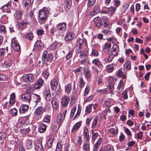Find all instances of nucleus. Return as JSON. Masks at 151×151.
Here are the masks:
<instances>
[{
    "label": "nucleus",
    "mask_w": 151,
    "mask_h": 151,
    "mask_svg": "<svg viewBox=\"0 0 151 151\" xmlns=\"http://www.w3.org/2000/svg\"><path fill=\"white\" fill-rule=\"evenodd\" d=\"M47 54V51H44L42 54V63L46 64V66L48 65V63H50L52 61L53 59V57L52 54L49 53L48 55Z\"/></svg>",
    "instance_id": "obj_1"
},
{
    "label": "nucleus",
    "mask_w": 151,
    "mask_h": 151,
    "mask_svg": "<svg viewBox=\"0 0 151 151\" xmlns=\"http://www.w3.org/2000/svg\"><path fill=\"white\" fill-rule=\"evenodd\" d=\"M39 22L40 24L45 23L47 19L46 12L43 10H40L39 14Z\"/></svg>",
    "instance_id": "obj_2"
},
{
    "label": "nucleus",
    "mask_w": 151,
    "mask_h": 151,
    "mask_svg": "<svg viewBox=\"0 0 151 151\" xmlns=\"http://www.w3.org/2000/svg\"><path fill=\"white\" fill-rule=\"evenodd\" d=\"M14 7L16 11L14 14V17L17 19H21L22 17V10L21 9L18 5L15 6Z\"/></svg>",
    "instance_id": "obj_3"
},
{
    "label": "nucleus",
    "mask_w": 151,
    "mask_h": 151,
    "mask_svg": "<svg viewBox=\"0 0 151 151\" xmlns=\"http://www.w3.org/2000/svg\"><path fill=\"white\" fill-rule=\"evenodd\" d=\"M45 108L42 106L38 107L35 111V116H37L39 118L41 117V115L43 113L46 111Z\"/></svg>",
    "instance_id": "obj_4"
},
{
    "label": "nucleus",
    "mask_w": 151,
    "mask_h": 151,
    "mask_svg": "<svg viewBox=\"0 0 151 151\" xmlns=\"http://www.w3.org/2000/svg\"><path fill=\"white\" fill-rule=\"evenodd\" d=\"M11 45L14 50L16 51H19L20 50V47L17 41L15 39H12L11 41Z\"/></svg>",
    "instance_id": "obj_5"
},
{
    "label": "nucleus",
    "mask_w": 151,
    "mask_h": 151,
    "mask_svg": "<svg viewBox=\"0 0 151 151\" xmlns=\"http://www.w3.org/2000/svg\"><path fill=\"white\" fill-rule=\"evenodd\" d=\"M57 30L61 32H64L66 29V23H61L58 24L56 26Z\"/></svg>",
    "instance_id": "obj_6"
},
{
    "label": "nucleus",
    "mask_w": 151,
    "mask_h": 151,
    "mask_svg": "<svg viewBox=\"0 0 151 151\" xmlns=\"http://www.w3.org/2000/svg\"><path fill=\"white\" fill-rule=\"evenodd\" d=\"M119 51V49L118 46L116 44H115L113 45L111 51V53L112 55L115 56L118 55Z\"/></svg>",
    "instance_id": "obj_7"
},
{
    "label": "nucleus",
    "mask_w": 151,
    "mask_h": 151,
    "mask_svg": "<svg viewBox=\"0 0 151 151\" xmlns=\"http://www.w3.org/2000/svg\"><path fill=\"white\" fill-rule=\"evenodd\" d=\"M23 78L24 80L28 83L32 82L34 81L33 76L31 74H28L24 75Z\"/></svg>",
    "instance_id": "obj_8"
},
{
    "label": "nucleus",
    "mask_w": 151,
    "mask_h": 151,
    "mask_svg": "<svg viewBox=\"0 0 151 151\" xmlns=\"http://www.w3.org/2000/svg\"><path fill=\"white\" fill-rule=\"evenodd\" d=\"M21 98L24 102L29 104L31 101V95L29 93L23 94L21 96Z\"/></svg>",
    "instance_id": "obj_9"
},
{
    "label": "nucleus",
    "mask_w": 151,
    "mask_h": 151,
    "mask_svg": "<svg viewBox=\"0 0 151 151\" xmlns=\"http://www.w3.org/2000/svg\"><path fill=\"white\" fill-rule=\"evenodd\" d=\"M69 100L70 98L68 96L66 95L64 96L61 99V103L63 106H66L69 103Z\"/></svg>",
    "instance_id": "obj_10"
},
{
    "label": "nucleus",
    "mask_w": 151,
    "mask_h": 151,
    "mask_svg": "<svg viewBox=\"0 0 151 151\" xmlns=\"http://www.w3.org/2000/svg\"><path fill=\"white\" fill-rule=\"evenodd\" d=\"M35 144V148L37 151H43V148L40 141L37 140Z\"/></svg>",
    "instance_id": "obj_11"
},
{
    "label": "nucleus",
    "mask_w": 151,
    "mask_h": 151,
    "mask_svg": "<svg viewBox=\"0 0 151 151\" xmlns=\"http://www.w3.org/2000/svg\"><path fill=\"white\" fill-rule=\"evenodd\" d=\"M93 21L95 26L98 27H100L102 26V21L99 17H97L95 18Z\"/></svg>",
    "instance_id": "obj_12"
},
{
    "label": "nucleus",
    "mask_w": 151,
    "mask_h": 151,
    "mask_svg": "<svg viewBox=\"0 0 151 151\" xmlns=\"http://www.w3.org/2000/svg\"><path fill=\"white\" fill-rule=\"evenodd\" d=\"M47 128L46 125L43 123L40 124L38 126V131L40 133H43L46 130Z\"/></svg>",
    "instance_id": "obj_13"
},
{
    "label": "nucleus",
    "mask_w": 151,
    "mask_h": 151,
    "mask_svg": "<svg viewBox=\"0 0 151 151\" xmlns=\"http://www.w3.org/2000/svg\"><path fill=\"white\" fill-rule=\"evenodd\" d=\"M124 88L123 82L122 80L120 81L119 85H118L116 91L119 93H121L123 91Z\"/></svg>",
    "instance_id": "obj_14"
},
{
    "label": "nucleus",
    "mask_w": 151,
    "mask_h": 151,
    "mask_svg": "<svg viewBox=\"0 0 151 151\" xmlns=\"http://www.w3.org/2000/svg\"><path fill=\"white\" fill-rule=\"evenodd\" d=\"M102 139L100 137L93 145V151H98Z\"/></svg>",
    "instance_id": "obj_15"
},
{
    "label": "nucleus",
    "mask_w": 151,
    "mask_h": 151,
    "mask_svg": "<svg viewBox=\"0 0 151 151\" xmlns=\"http://www.w3.org/2000/svg\"><path fill=\"white\" fill-rule=\"evenodd\" d=\"M75 37V34L72 32H69L65 35V39L66 41L72 40Z\"/></svg>",
    "instance_id": "obj_16"
},
{
    "label": "nucleus",
    "mask_w": 151,
    "mask_h": 151,
    "mask_svg": "<svg viewBox=\"0 0 151 151\" xmlns=\"http://www.w3.org/2000/svg\"><path fill=\"white\" fill-rule=\"evenodd\" d=\"M15 102V96L14 93H12L10 95L9 106H11L14 104Z\"/></svg>",
    "instance_id": "obj_17"
},
{
    "label": "nucleus",
    "mask_w": 151,
    "mask_h": 151,
    "mask_svg": "<svg viewBox=\"0 0 151 151\" xmlns=\"http://www.w3.org/2000/svg\"><path fill=\"white\" fill-rule=\"evenodd\" d=\"M43 81L42 79H38L36 83L34 85V88L35 89L40 88L42 85Z\"/></svg>",
    "instance_id": "obj_18"
},
{
    "label": "nucleus",
    "mask_w": 151,
    "mask_h": 151,
    "mask_svg": "<svg viewBox=\"0 0 151 151\" xmlns=\"http://www.w3.org/2000/svg\"><path fill=\"white\" fill-rule=\"evenodd\" d=\"M29 106L27 105H23L21 106L19 109V111L20 113H24L27 112L28 110Z\"/></svg>",
    "instance_id": "obj_19"
},
{
    "label": "nucleus",
    "mask_w": 151,
    "mask_h": 151,
    "mask_svg": "<svg viewBox=\"0 0 151 151\" xmlns=\"http://www.w3.org/2000/svg\"><path fill=\"white\" fill-rule=\"evenodd\" d=\"M50 85L51 88L54 90H55L58 86V83L56 79H53L50 81Z\"/></svg>",
    "instance_id": "obj_20"
},
{
    "label": "nucleus",
    "mask_w": 151,
    "mask_h": 151,
    "mask_svg": "<svg viewBox=\"0 0 151 151\" xmlns=\"http://www.w3.org/2000/svg\"><path fill=\"white\" fill-rule=\"evenodd\" d=\"M42 42L40 40H37L34 45V49L36 50H40L42 48Z\"/></svg>",
    "instance_id": "obj_21"
},
{
    "label": "nucleus",
    "mask_w": 151,
    "mask_h": 151,
    "mask_svg": "<svg viewBox=\"0 0 151 151\" xmlns=\"http://www.w3.org/2000/svg\"><path fill=\"white\" fill-rule=\"evenodd\" d=\"M111 46V43H105L103 47V50L106 52L109 53L110 52V49Z\"/></svg>",
    "instance_id": "obj_22"
},
{
    "label": "nucleus",
    "mask_w": 151,
    "mask_h": 151,
    "mask_svg": "<svg viewBox=\"0 0 151 151\" xmlns=\"http://www.w3.org/2000/svg\"><path fill=\"white\" fill-rule=\"evenodd\" d=\"M8 47H6V48H3L0 49V58L2 59L6 52H7Z\"/></svg>",
    "instance_id": "obj_23"
},
{
    "label": "nucleus",
    "mask_w": 151,
    "mask_h": 151,
    "mask_svg": "<svg viewBox=\"0 0 151 151\" xmlns=\"http://www.w3.org/2000/svg\"><path fill=\"white\" fill-rule=\"evenodd\" d=\"M114 81V79L111 78L109 82L108 87L111 92L114 89V83L113 82Z\"/></svg>",
    "instance_id": "obj_24"
},
{
    "label": "nucleus",
    "mask_w": 151,
    "mask_h": 151,
    "mask_svg": "<svg viewBox=\"0 0 151 151\" xmlns=\"http://www.w3.org/2000/svg\"><path fill=\"white\" fill-rule=\"evenodd\" d=\"M64 119V117H63V114L62 113L59 114L57 116V123L60 124L61 125Z\"/></svg>",
    "instance_id": "obj_25"
},
{
    "label": "nucleus",
    "mask_w": 151,
    "mask_h": 151,
    "mask_svg": "<svg viewBox=\"0 0 151 151\" xmlns=\"http://www.w3.org/2000/svg\"><path fill=\"white\" fill-rule=\"evenodd\" d=\"M66 1L65 7L66 10L67 11H69L71 7L72 4V0H65Z\"/></svg>",
    "instance_id": "obj_26"
},
{
    "label": "nucleus",
    "mask_w": 151,
    "mask_h": 151,
    "mask_svg": "<svg viewBox=\"0 0 151 151\" xmlns=\"http://www.w3.org/2000/svg\"><path fill=\"white\" fill-rule=\"evenodd\" d=\"M81 125V122H77L73 126L71 129V132H74L76 131L78 129H79Z\"/></svg>",
    "instance_id": "obj_27"
},
{
    "label": "nucleus",
    "mask_w": 151,
    "mask_h": 151,
    "mask_svg": "<svg viewBox=\"0 0 151 151\" xmlns=\"http://www.w3.org/2000/svg\"><path fill=\"white\" fill-rule=\"evenodd\" d=\"M113 147L109 144L105 146L104 147V151H114Z\"/></svg>",
    "instance_id": "obj_28"
},
{
    "label": "nucleus",
    "mask_w": 151,
    "mask_h": 151,
    "mask_svg": "<svg viewBox=\"0 0 151 151\" xmlns=\"http://www.w3.org/2000/svg\"><path fill=\"white\" fill-rule=\"evenodd\" d=\"M52 104L53 107L56 109L58 106V102L57 99L55 98H52Z\"/></svg>",
    "instance_id": "obj_29"
},
{
    "label": "nucleus",
    "mask_w": 151,
    "mask_h": 151,
    "mask_svg": "<svg viewBox=\"0 0 151 151\" xmlns=\"http://www.w3.org/2000/svg\"><path fill=\"white\" fill-rule=\"evenodd\" d=\"M22 4L26 8H29L31 4V0H23Z\"/></svg>",
    "instance_id": "obj_30"
},
{
    "label": "nucleus",
    "mask_w": 151,
    "mask_h": 151,
    "mask_svg": "<svg viewBox=\"0 0 151 151\" xmlns=\"http://www.w3.org/2000/svg\"><path fill=\"white\" fill-rule=\"evenodd\" d=\"M34 101L35 102V105L34 106H35L37 104L40 102V96L37 94H34Z\"/></svg>",
    "instance_id": "obj_31"
},
{
    "label": "nucleus",
    "mask_w": 151,
    "mask_h": 151,
    "mask_svg": "<svg viewBox=\"0 0 151 151\" xmlns=\"http://www.w3.org/2000/svg\"><path fill=\"white\" fill-rule=\"evenodd\" d=\"M87 54V51L84 50L82 52H80L79 53V57L82 59H86L88 57Z\"/></svg>",
    "instance_id": "obj_32"
},
{
    "label": "nucleus",
    "mask_w": 151,
    "mask_h": 151,
    "mask_svg": "<svg viewBox=\"0 0 151 151\" xmlns=\"http://www.w3.org/2000/svg\"><path fill=\"white\" fill-rule=\"evenodd\" d=\"M50 94V91L49 86H46L45 87V90L44 92V97H45Z\"/></svg>",
    "instance_id": "obj_33"
},
{
    "label": "nucleus",
    "mask_w": 151,
    "mask_h": 151,
    "mask_svg": "<svg viewBox=\"0 0 151 151\" xmlns=\"http://www.w3.org/2000/svg\"><path fill=\"white\" fill-rule=\"evenodd\" d=\"M92 63L93 64L99 67H101L102 66L99 58H96L93 60L92 61Z\"/></svg>",
    "instance_id": "obj_34"
},
{
    "label": "nucleus",
    "mask_w": 151,
    "mask_h": 151,
    "mask_svg": "<svg viewBox=\"0 0 151 151\" xmlns=\"http://www.w3.org/2000/svg\"><path fill=\"white\" fill-rule=\"evenodd\" d=\"M31 22L30 19L29 17H27L26 19L23 20L22 22L23 24L25 27L27 25L30 24Z\"/></svg>",
    "instance_id": "obj_35"
},
{
    "label": "nucleus",
    "mask_w": 151,
    "mask_h": 151,
    "mask_svg": "<svg viewBox=\"0 0 151 151\" xmlns=\"http://www.w3.org/2000/svg\"><path fill=\"white\" fill-rule=\"evenodd\" d=\"M116 8L111 6L108 8V13H109L111 15H112L115 12Z\"/></svg>",
    "instance_id": "obj_36"
},
{
    "label": "nucleus",
    "mask_w": 151,
    "mask_h": 151,
    "mask_svg": "<svg viewBox=\"0 0 151 151\" xmlns=\"http://www.w3.org/2000/svg\"><path fill=\"white\" fill-rule=\"evenodd\" d=\"M84 73L85 77L87 79L89 78L91 76L90 70L88 69H85L84 71Z\"/></svg>",
    "instance_id": "obj_37"
},
{
    "label": "nucleus",
    "mask_w": 151,
    "mask_h": 151,
    "mask_svg": "<svg viewBox=\"0 0 151 151\" xmlns=\"http://www.w3.org/2000/svg\"><path fill=\"white\" fill-rule=\"evenodd\" d=\"M83 149L84 151H89L90 145L88 142H85L83 145Z\"/></svg>",
    "instance_id": "obj_38"
},
{
    "label": "nucleus",
    "mask_w": 151,
    "mask_h": 151,
    "mask_svg": "<svg viewBox=\"0 0 151 151\" xmlns=\"http://www.w3.org/2000/svg\"><path fill=\"white\" fill-rule=\"evenodd\" d=\"M72 85L71 83H69L65 86V91L68 93H70Z\"/></svg>",
    "instance_id": "obj_39"
},
{
    "label": "nucleus",
    "mask_w": 151,
    "mask_h": 151,
    "mask_svg": "<svg viewBox=\"0 0 151 151\" xmlns=\"http://www.w3.org/2000/svg\"><path fill=\"white\" fill-rule=\"evenodd\" d=\"M11 7V3L10 2H8L6 4L1 7L0 9L3 10H5L8 9H9Z\"/></svg>",
    "instance_id": "obj_40"
},
{
    "label": "nucleus",
    "mask_w": 151,
    "mask_h": 151,
    "mask_svg": "<svg viewBox=\"0 0 151 151\" xmlns=\"http://www.w3.org/2000/svg\"><path fill=\"white\" fill-rule=\"evenodd\" d=\"M100 9L99 6L98 5H95L93 8V15L97 14L100 12ZM92 15H93L92 14Z\"/></svg>",
    "instance_id": "obj_41"
},
{
    "label": "nucleus",
    "mask_w": 151,
    "mask_h": 151,
    "mask_svg": "<svg viewBox=\"0 0 151 151\" xmlns=\"http://www.w3.org/2000/svg\"><path fill=\"white\" fill-rule=\"evenodd\" d=\"M101 32L105 35H110L112 34V32L109 29H103L102 30Z\"/></svg>",
    "instance_id": "obj_42"
},
{
    "label": "nucleus",
    "mask_w": 151,
    "mask_h": 151,
    "mask_svg": "<svg viewBox=\"0 0 151 151\" xmlns=\"http://www.w3.org/2000/svg\"><path fill=\"white\" fill-rule=\"evenodd\" d=\"M33 146L32 141V140H28L26 143V148L27 149L31 148Z\"/></svg>",
    "instance_id": "obj_43"
},
{
    "label": "nucleus",
    "mask_w": 151,
    "mask_h": 151,
    "mask_svg": "<svg viewBox=\"0 0 151 151\" xmlns=\"http://www.w3.org/2000/svg\"><path fill=\"white\" fill-rule=\"evenodd\" d=\"M98 121V117L97 116H96L95 117L94 119L91 126V128H93L95 127L97 125V122Z\"/></svg>",
    "instance_id": "obj_44"
},
{
    "label": "nucleus",
    "mask_w": 151,
    "mask_h": 151,
    "mask_svg": "<svg viewBox=\"0 0 151 151\" xmlns=\"http://www.w3.org/2000/svg\"><path fill=\"white\" fill-rule=\"evenodd\" d=\"M79 86L80 87H83L85 85V82L82 77H80L79 78Z\"/></svg>",
    "instance_id": "obj_45"
},
{
    "label": "nucleus",
    "mask_w": 151,
    "mask_h": 151,
    "mask_svg": "<svg viewBox=\"0 0 151 151\" xmlns=\"http://www.w3.org/2000/svg\"><path fill=\"white\" fill-rule=\"evenodd\" d=\"M12 62L11 61H10L9 62H6L4 63V64L3 65V67L5 68L6 69L9 68L10 67L11 65Z\"/></svg>",
    "instance_id": "obj_46"
},
{
    "label": "nucleus",
    "mask_w": 151,
    "mask_h": 151,
    "mask_svg": "<svg viewBox=\"0 0 151 151\" xmlns=\"http://www.w3.org/2000/svg\"><path fill=\"white\" fill-rule=\"evenodd\" d=\"M59 43V42L57 41H55L54 43L52 44L50 47V49H51L52 50H55L58 45V44Z\"/></svg>",
    "instance_id": "obj_47"
},
{
    "label": "nucleus",
    "mask_w": 151,
    "mask_h": 151,
    "mask_svg": "<svg viewBox=\"0 0 151 151\" xmlns=\"http://www.w3.org/2000/svg\"><path fill=\"white\" fill-rule=\"evenodd\" d=\"M109 132L112 135H115L117 134L118 132L117 130L112 128L109 130Z\"/></svg>",
    "instance_id": "obj_48"
},
{
    "label": "nucleus",
    "mask_w": 151,
    "mask_h": 151,
    "mask_svg": "<svg viewBox=\"0 0 151 151\" xmlns=\"http://www.w3.org/2000/svg\"><path fill=\"white\" fill-rule=\"evenodd\" d=\"M30 129L29 128H23L20 129V132L23 134H28L29 132Z\"/></svg>",
    "instance_id": "obj_49"
},
{
    "label": "nucleus",
    "mask_w": 151,
    "mask_h": 151,
    "mask_svg": "<svg viewBox=\"0 0 151 151\" xmlns=\"http://www.w3.org/2000/svg\"><path fill=\"white\" fill-rule=\"evenodd\" d=\"M91 104L88 105L86 107L85 111L86 113L89 114L90 113L91 110H92V106Z\"/></svg>",
    "instance_id": "obj_50"
},
{
    "label": "nucleus",
    "mask_w": 151,
    "mask_h": 151,
    "mask_svg": "<svg viewBox=\"0 0 151 151\" xmlns=\"http://www.w3.org/2000/svg\"><path fill=\"white\" fill-rule=\"evenodd\" d=\"M58 125L56 124H55L52 127V129L53 131L56 132L57 131L59 128L61 126L60 124H57Z\"/></svg>",
    "instance_id": "obj_51"
},
{
    "label": "nucleus",
    "mask_w": 151,
    "mask_h": 151,
    "mask_svg": "<svg viewBox=\"0 0 151 151\" xmlns=\"http://www.w3.org/2000/svg\"><path fill=\"white\" fill-rule=\"evenodd\" d=\"M33 35L32 33L29 32L26 35V38L28 40H31L33 39Z\"/></svg>",
    "instance_id": "obj_52"
},
{
    "label": "nucleus",
    "mask_w": 151,
    "mask_h": 151,
    "mask_svg": "<svg viewBox=\"0 0 151 151\" xmlns=\"http://www.w3.org/2000/svg\"><path fill=\"white\" fill-rule=\"evenodd\" d=\"M96 0H88L87 5L89 7L92 6L96 2Z\"/></svg>",
    "instance_id": "obj_53"
},
{
    "label": "nucleus",
    "mask_w": 151,
    "mask_h": 151,
    "mask_svg": "<svg viewBox=\"0 0 151 151\" xmlns=\"http://www.w3.org/2000/svg\"><path fill=\"white\" fill-rule=\"evenodd\" d=\"M10 113L12 116H16L17 114V111L16 108H14L11 110Z\"/></svg>",
    "instance_id": "obj_54"
},
{
    "label": "nucleus",
    "mask_w": 151,
    "mask_h": 151,
    "mask_svg": "<svg viewBox=\"0 0 151 151\" xmlns=\"http://www.w3.org/2000/svg\"><path fill=\"white\" fill-rule=\"evenodd\" d=\"M1 20L4 23H6L8 22V17L5 15H3L1 17Z\"/></svg>",
    "instance_id": "obj_55"
},
{
    "label": "nucleus",
    "mask_w": 151,
    "mask_h": 151,
    "mask_svg": "<svg viewBox=\"0 0 151 151\" xmlns=\"http://www.w3.org/2000/svg\"><path fill=\"white\" fill-rule=\"evenodd\" d=\"M53 141V139L52 138H50L47 143V145L48 147H50L52 145Z\"/></svg>",
    "instance_id": "obj_56"
},
{
    "label": "nucleus",
    "mask_w": 151,
    "mask_h": 151,
    "mask_svg": "<svg viewBox=\"0 0 151 151\" xmlns=\"http://www.w3.org/2000/svg\"><path fill=\"white\" fill-rule=\"evenodd\" d=\"M92 141L94 140L95 139L98 137V133L97 132L94 133L93 130H92Z\"/></svg>",
    "instance_id": "obj_57"
},
{
    "label": "nucleus",
    "mask_w": 151,
    "mask_h": 151,
    "mask_svg": "<svg viewBox=\"0 0 151 151\" xmlns=\"http://www.w3.org/2000/svg\"><path fill=\"white\" fill-rule=\"evenodd\" d=\"M107 68L109 72H111L113 70L114 66L112 64L108 65L107 66Z\"/></svg>",
    "instance_id": "obj_58"
},
{
    "label": "nucleus",
    "mask_w": 151,
    "mask_h": 151,
    "mask_svg": "<svg viewBox=\"0 0 151 151\" xmlns=\"http://www.w3.org/2000/svg\"><path fill=\"white\" fill-rule=\"evenodd\" d=\"M113 58V57L112 55H109L107 59H105V62L106 63H110L112 61Z\"/></svg>",
    "instance_id": "obj_59"
},
{
    "label": "nucleus",
    "mask_w": 151,
    "mask_h": 151,
    "mask_svg": "<svg viewBox=\"0 0 151 151\" xmlns=\"http://www.w3.org/2000/svg\"><path fill=\"white\" fill-rule=\"evenodd\" d=\"M16 27L18 29L22 30L24 29V27L25 26L21 22L17 24L16 25Z\"/></svg>",
    "instance_id": "obj_60"
},
{
    "label": "nucleus",
    "mask_w": 151,
    "mask_h": 151,
    "mask_svg": "<svg viewBox=\"0 0 151 151\" xmlns=\"http://www.w3.org/2000/svg\"><path fill=\"white\" fill-rule=\"evenodd\" d=\"M50 116L46 115L44 117L43 121L46 123H49L50 122Z\"/></svg>",
    "instance_id": "obj_61"
},
{
    "label": "nucleus",
    "mask_w": 151,
    "mask_h": 151,
    "mask_svg": "<svg viewBox=\"0 0 151 151\" xmlns=\"http://www.w3.org/2000/svg\"><path fill=\"white\" fill-rule=\"evenodd\" d=\"M6 137V134L4 132H0V140H3L5 139Z\"/></svg>",
    "instance_id": "obj_62"
},
{
    "label": "nucleus",
    "mask_w": 151,
    "mask_h": 151,
    "mask_svg": "<svg viewBox=\"0 0 151 151\" xmlns=\"http://www.w3.org/2000/svg\"><path fill=\"white\" fill-rule=\"evenodd\" d=\"M73 50H72L68 52V54L67 55L66 58L67 60L71 58L72 56L73 53Z\"/></svg>",
    "instance_id": "obj_63"
},
{
    "label": "nucleus",
    "mask_w": 151,
    "mask_h": 151,
    "mask_svg": "<svg viewBox=\"0 0 151 151\" xmlns=\"http://www.w3.org/2000/svg\"><path fill=\"white\" fill-rule=\"evenodd\" d=\"M7 77L6 75L0 73V81H5L7 80Z\"/></svg>",
    "instance_id": "obj_64"
}]
</instances>
